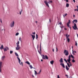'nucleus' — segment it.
Here are the masks:
<instances>
[{"mask_svg":"<svg viewBox=\"0 0 78 78\" xmlns=\"http://www.w3.org/2000/svg\"><path fill=\"white\" fill-rule=\"evenodd\" d=\"M77 21L76 20H74L73 21V23H74V26H73L72 27L73 29L75 30H76H76H78V28L77 27L76 24V23H74V22H75V23H77Z\"/></svg>","mask_w":78,"mask_h":78,"instance_id":"f257e3e1","label":"nucleus"},{"mask_svg":"<svg viewBox=\"0 0 78 78\" xmlns=\"http://www.w3.org/2000/svg\"><path fill=\"white\" fill-rule=\"evenodd\" d=\"M41 56L42 57V59H48V57L47 56V55H45V56L44 55H41Z\"/></svg>","mask_w":78,"mask_h":78,"instance_id":"f03ea898","label":"nucleus"},{"mask_svg":"<svg viewBox=\"0 0 78 78\" xmlns=\"http://www.w3.org/2000/svg\"><path fill=\"white\" fill-rule=\"evenodd\" d=\"M41 49H42V48L41 47V43L40 45V51H39V50H38V51L40 55H41V53H42V50H41Z\"/></svg>","mask_w":78,"mask_h":78,"instance_id":"7ed1b4c3","label":"nucleus"},{"mask_svg":"<svg viewBox=\"0 0 78 78\" xmlns=\"http://www.w3.org/2000/svg\"><path fill=\"white\" fill-rule=\"evenodd\" d=\"M64 53H65L66 56H68L69 55V52H68V51L66 50L64 51Z\"/></svg>","mask_w":78,"mask_h":78,"instance_id":"20e7f679","label":"nucleus"},{"mask_svg":"<svg viewBox=\"0 0 78 78\" xmlns=\"http://www.w3.org/2000/svg\"><path fill=\"white\" fill-rule=\"evenodd\" d=\"M14 21H13L10 24V27L11 28L13 27H14Z\"/></svg>","mask_w":78,"mask_h":78,"instance_id":"39448f33","label":"nucleus"},{"mask_svg":"<svg viewBox=\"0 0 78 78\" xmlns=\"http://www.w3.org/2000/svg\"><path fill=\"white\" fill-rule=\"evenodd\" d=\"M16 47H16V50H18L20 48V47H19V45H16Z\"/></svg>","mask_w":78,"mask_h":78,"instance_id":"423d86ee","label":"nucleus"},{"mask_svg":"<svg viewBox=\"0 0 78 78\" xmlns=\"http://www.w3.org/2000/svg\"><path fill=\"white\" fill-rule=\"evenodd\" d=\"M44 3L46 4V6H48V8H49V5H48V2H47V1H44Z\"/></svg>","mask_w":78,"mask_h":78,"instance_id":"0eeeda50","label":"nucleus"},{"mask_svg":"<svg viewBox=\"0 0 78 78\" xmlns=\"http://www.w3.org/2000/svg\"><path fill=\"white\" fill-rule=\"evenodd\" d=\"M60 65L63 68H65V65H64V64L61 63L60 64Z\"/></svg>","mask_w":78,"mask_h":78,"instance_id":"6e6552de","label":"nucleus"},{"mask_svg":"<svg viewBox=\"0 0 78 78\" xmlns=\"http://www.w3.org/2000/svg\"><path fill=\"white\" fill-rule=\"evenodd\" d=\"M17 58L18 59V61H19V62L20 63V65H21V63H20V62H21V60H20V58L18 57H17Z\"/></svg>","mask_w":78,"mask_h":78,"instance_id":"1a4fd4ad","label":"nucleus"},{"mask_svg":"<svg viewBox=\"0 0 78 78\" xmlns=\"http://www.w3.org/2000/svg\"><path fill=\"white\" fill-rule=\"evenodd\" d=\"M31 36H32V37L33 38V41H34V38H35V35L31 34Z\"/></svg>","mask_w":78,"mask_h":78,"instance_id":"9d476101","label":"nucleus"},{"mask_svg":"<svg viewBox=\"0 0 78 78\" xmlns=\"http://www.w3.org/2000/svg\"><path fill=\"white\" fill-rule=\"evenodd\" d=\"M60 63H62L63 62V59L62 58H61L60 59V60H59Z\"/></svg>","mask_w":78,"mask_h":78,"instance_id":"9b49d317","label":"nucleus"},{"mask_svg":"<svg viewBox=\"0 0 78 78\" xmlns=\"http://www.w3.org/2000/svg\"><path fill=\"white\" fill-rule=\"evenodd\" d=\"M4 48H3V44H2L1 47H0V50H3Z\"/></svg>","mask_w":78,"mask_h":78,"instance_id":"f8f14e48","label":"nucleus"},{"mask_svg":"<svg viewBox=\"0 0 78 78\" xmlns=\"http://www.w3.org/2000/svg\"><path fill=\"white\" fill-rule=\"evenodd\" d=\"M66 69L67 70H69V68H68L67 65L66 66Z\"/></svg>","mask_w":78,"mask_h":78,"instance_id":"ddd939ff","label":"nucleus"},{"mask_svg":"<svg viewBox=\"0 0 78 78\" xmlns=\"http://www.w3.org/2000/svg\"><path fill=\"white\" fill-rule=\"evenodd\" d=\"M5 58V56H2V60H4V59Z\"/></svg>","mask_w":78,"mask_h":78,"instance_id":"4468645a","label":"nucleus"},{"mask_svg":"<svg viewBox=\"0 0 78 78\" xmlns=\"http://www.w3.org/2000/svg\"><path fill=\"white\" fill-rule=\"evenodd\" d=\"M66 6L67 8H68L69 6V4L67 3L66 4Z\"/></svg>","mask_w":78,"mask_h":78,"instance_id":"2eb2a0df","label":"nucleus"},{"mask_svg":"<svg viewBox=\"0 0 78 78\" xmlns=\"http://www.w3.org/2000/svg\"><path fill=\"white\" fill-rule=\"evenodd\" d=\"M26 63L28 65H30V62H28V61H27L26 62Z\"/></svg>","mask_w":78,"mask_h":78,"instance_id":"dca6fc26","label":"nucleus"},{"mask_svg":"<svg viewBox=\"0 0 78 78\" xmlns=\"http://www.w3.org/2000/svg\"><path fill=\"white\" fill-rule=\"evenodd\" d=\"M50 62L51 64H53L54 61H53V60L51 61H50Z\"/></svg>","mask_w":78,"mask_h":78,"instance_id":"f3484780","label":"nucleus"},{"mask_svg":"<svg viewBox=\"0 0 78 78\" xmlns=\"http://www.w3.org/2000/svg\"><path fill=\"white\" fill-rule=\"evenodd\" d=\"M70 23V20H69V22L67 23V25H69Z\"/></svg>","mask_w":78,"mask_h":78,"instance_id":"a211bd4d","label":"nucleus"},{"mask_svg":"<svg viewBox=\"0 0 78 78\" xmlns=\"http://www.w3.org/2000/svg\"><path fill=\"white\" fill-rule=\"evenodd\" d=\"M15 55L16 56H19V55H18V54L16 52H15Z\"/></svg>","mask_w":78,"mask_h":78,"instance_id":"6ab92c4d","label":"nucleus"},{"mask_svg":"<svg viewBox=\"0 0 78 78\" xmlns=\"http://www.w3.org/2000/svg\"><path fill=\"white\" fill-rule=\"evenodd\" d=\"M67 64L68 67H69V68L70 67V65L69 64V63H67Z\"/></svg>","mask_w":78,"mask_h":78,"instance_id":"aec40b11","label":"nucleus"},{"mask_svg":"<svg viewBox=\"0 0 78 78\" xmlns=\"http://www.w3.org/2000/svg\"><path fill=\"white\" fill-rule=\"evenodd\" d=\"M3 49H4V51H7V49H6V48H4Z\"/></svg>","mask_w":78,"mask_h":78,"instance_id":"412c9836","label":"nucleus"},{"mask_svg":"<svg viewBox=\"0 0 78 78\" xmlns=\"http://www.w3.org/2000/svg\"><path fill=\"white\" fill-rule=\"evenodd\" d=\"M34 72H35V75L36 76L37 74V72H36V70H34Z\"/></svg>","mask_w":78,"mask_h":78,"instance_id":"4be33fe9","label":"nucleus"},{"mask_svg":"<svg viewBox=\"0 0 78 78\" xmlns=\"http://www.w3.org/2000/svg\"><path fill=\"white\" fill-rule=\"evenodd\" d=\"M7 50H9V48H8V47L7 46H5V47Z\"/></svg>","mask_w":78,"mask_h":78,"instance_id":"5701e85b","label":"nucleus"},{"mask_svg":"<svg viewBox=\"0 0 78 78\" xmlns=\"http://www.w3.org/2000/svg\"><path fill=\"white\" fill-rule=\"evenodd\" d=\"M71 57V58H73V59L74 58V57L73 56V55H72V54H71L70 55Z\"/></svg>","mask_w":78,"mask_h":78,"instance_id":"b1692460","label":"nucleus"},{"mask_svg":"<svg viewBox=\"0 0 78 78\" xmlns=\"http://www.w3.org/2000/svg\"><path fill=\"white\" fill-rule=\"evenodd\" d=\"M70 61H71V59H68L67 60V61H68V62H70Z\"/></svg>","mask_w":78,"mask_h":78,"instance_id":"393cba45","label":"nucleus"},{"mask_svg":"<svg viewBox=\"0 0 78 78\" xmlns=\"http://www.w3.org/2000/svg\"><path fill=\"white\" fill-rule=\"evenodd\" d=\"M60 28H61V29H62V28H64V26H61V25H60L59 26Z\"/></svg>","mask_w":78,"mask_h":78,"instance_id":"a878e982","label":"nucleus"},{"mask_svg":"<svg viewBox=\"0 0 78 78\" xmlns=\"http://www.w3.org/2000/svg\"><path fill=\"white\" fill-rule=\"evenodd\" d=\"M60 28H61V29H62V28H64V26H61V25H60L59 26Z\"/></svg>","mask_w":78,"mask_h":78,"instance_id":"bb28decb","label":"nucleus"},{"mask_svg":"<svg viewBox=\"0 0 78 78\" xmlns=\"http://www.w3.org/2000/svg\"><path fill=\"white\" fill-rule=\"evenodd\" d=\"M23 11V10H22V9H21V11L20 12V15H21V14L22 13V11Z\"/></svg>","mask_w":78,"mask_h":78,"instance_id":"cd10ccee","label":"nucleus"},{"mask_svg":"<svg viewBox=\"0 0 78 78\" xmlns=\"http://www.w3.org/2000/svg\"><path fill=\"white\" fill-rule=\"evenodd\" d=\"M13 53V51H10V54H12Z\"/></svg>","mask_w":78,"mask_h":78,"instance_id":"c85d7f7f","label":"nucleus"},{"mask_svg":"<svg viewBox=\"0 0 78 78\" xmlns=\"http://www.w3.org/2000/svg\"><path fill=\"white\" fill-rule=\"evenodd\" d=\"M0 66H2V62H0Z\"/></svg>","mask_w":78,"mask_h":78,"instance_id":"c756f323","label":"nucleus"},{"mask_svg":"<svg viewBox=\"0 0 78 78\" xmlns=\"http://www.w3.org/2000/svg\"><path fill=\"white\" fill-rule=\"evenodd\" d=\"M29 66L30 67V68L31 69H33V67L32 66V65H30Z\"/></svg>","mask_w":78,"mask_h":78,"instance_id":"7c9ffc66","label":"nucleus"},{"mask_svg":"<svg viewBox=\"0 0 78 78\" xmlns=\"http://www.w3.org/2000/svg\"><path fill=\"white\" fill-rule=\"evenodd\" d=\"M72 62H75V60H74L73 58V60H72Z\"/></svg>","mask_w":78,"mask_h":78,"instance_id":"2f4dec72","label":"nucleus"},{"mask_svg":"<svg viewBox=\"0 0 78 78\" xmlns=\"http://www.w3.org/2000/svg\"><path fill=\"white\" fill-rule=\"evenodd\" d=\"M58 25H62V22H60V23H59Z\"/></svg>","mask_w":78,"mask_h":78,"instance_id":"473e14b6","label":"nucleus"},{"mask_svg":"<svg viewBox=\"0 0 78 78\" xmlns=\"http://www.w3.org/2000/svg\"><path fill=\"white\" fill-rule=\"evenodd\" d=\"M67 41L68 42H70V39L68 38L67 39Z\"/></svg>","mask_w":78,"mask_h":78,"instance_id":"72a5a7b5","label":"nucleus"},{"mask_svg":"<svg viewBox=\"0 0 78 78\" xmlns=\"http://www.w3.org/2000/svg\"><path fill=\"white\" fill-rule=\"evenodd\" d=\"M19 34V33H17L16 34V36H18Z\"/></svg>","mask_w":78,"mask_h":78,"instance_id":"f704fd0d","label":"nucleus"},{"mask_svg":"<svg viewBox=\"0 0 78 78\" xmlns=\"http://www.w3.org/2000/svg\"><path fill=\"white\" fill-rule=\"evenodd\" d=\"M38 38V35L36 34V39H37Z\"/></svg>","mask_w":78,"mask_h":78,"instance_id":"c9c22d12","label":"nucleus"},{"mask_svg":"<svg viewBox=\"0 0 78 78\" xmlns=\"http://www.w3.org/2000/svg\"><path fill=\"white\" fill-rule=\"evenodd\" d=\"M19 41H18L17 43H16V45H19Z\"/></svg>","mask_w":78,"mask_h":78,"instance_id":"e433bc0d","label":"nucleus"},{"mask_svg":"<svg viewBox=\"0 0 78 78\" xmlns=\"http://www.w3.org/2000/svg\"><path fill=\"white\" fill-rule=\"evenodd\" d=\"M72 53L73 55H75V53H74V51H73V50H72Z\"/></svg>","mask_w":78,"mask_h":78,"instance_id":"4c0bfd02","label":"nucleus"},{"mask_svg":"<svg viewBox=\"0 0 78 78\" xmlns=\"http://www.w3.org/2000/svg\"><path fill=\"white\" fill-rule=\"evenodd\" d=\"M75 43H76L75 45L77 47V46H77V42H76V41H75Z\"/></svg>","mask_w":78,"mask_h":78,"instance_id":"58836bf2","label":"nucleus"},{"mask_svg":"<svg viewBox=\"0 0 78 78\" xmlns=\"http://www.w3.org/2000/svg\"><path fill=\"white\" fill-rule=\"evenodd\" d=\"M69 59H70V55H69Z\"/></svg>","mask_w":78,"mask_h":78,"instance_id":"ea45409f","label":"nucleus"},{"mask_svg":"<svg viewBox=\"0 0 78 78\" xmlns=\"http://www.w3.org/2000/svg\"><path fill=\"white\" fill-rule=\"evenodd\" d=\"M21 64L22 66H23V62H21Z\"/></svg>","mask_w":78,"mask_h":78,"instance_id":"a19ab883","label":"nucleus"},{"mask_svg":"<svg viewBox=\"0 0 78 78\" xmlns=\"http://www.w3.org/2000/svg\"><path fill=\"white\" fill-rule=\"evenodd\" d=\"M32 34H34H34H35V32H33L32 33Z\"/></svg>","mask_w":78,"mask_h":78,"instance_id":"79ce46f5","label":"nucleus"},{"mask_svg":"<svg viewBox=\"0 0 78 78\" xmlns=\"http://www.w3.org/2000/svg\"><path fill=\"white\" fill-rule=\"evenodd\" d=\"M74 11H77L78 12V9H75Z\"/></svg>","mask_w":78,"mask_h":78,"instance_id":"37998d69","label":"nucleus"},{"mask_svg":"<svg viewBox=\"0 0 78 78\" xmlns=\"http://www.w3.org/2000/svg\"><path fill=\"white\" fill-rule=\"evenodd\" d=\"M57 76H57V77H58V78H60V77H59V75H58Z\"/></svg>","mask_w":78,"mask_h":78,"instance_id":"c03bdc74","label":"nucleus"},{"mask_svg":"<svg viewBox=\"0 0 78 78\" xmlns=\"http://www.w3.org/2000/svg\"><path fill=\"white\" fill-rule=\"evenodd\" d=\"M19 41H21V38L20 37L19 38Z\"/></svg>","mask_w":78,"mask_h":78,"instance_id":"a18cd8bd","label":"nucleus"},{"mask_svg":"<svg viewBox=\"0 0 78 78\" xmlns=\"http://www.w3.org/2000/svg\"><path fill=\"white\" fill-rule=\"evenodd\" d=\"M49 2H50V3H52V1H49Z\"/></svg>","mask_w":78,"mask_h":78,"instance_id":"49530a36","label":"nucleus"},{"mask_svg":"<svg viewBox=\"0 0 78 78\" xmlns=\"http://www.w3.org/2000/svg\"><path fill=\"white\" fill-rule=\"evenodd\" d=\"M66 1L67 3L69 2V1L68 0H66Z\"/></svg>","mask_w":78,"mask_h":78,"instance_id":"de8ad7c7","label":"nucleus"},{"mask_svg":"<svg viewBox=\"0 0 78 78\" xmlns=\"http://www.w3.org/2000/svg\"><path fill=\"white\" fill-rule=\"evenodd\" d=\"M66 36V38L67 39H69V37H68V36Z\"/></svg>","mask_w":78,"mask_h":78,"instance_id":"09e8293b","label":"nucleus"},{"mask_svg":"<svg viewBox=\"0 0 78 78\" xmlns=\"http://www.w3.org/2000/svg\"><path fill=\"white\" fill-rule=\"evenodd\" d=\"M65 76H67V77H69V76L67 75H66Z\"/></svg>","mask_w":78,"mask_h":78,"instance_id":"8fccbe9b","label":"nucleus"},{"mask_svg":"<svg viewBox=\"0 0 78 78\" xmlns=\"http://www.w3.org/2000/svg\"><path fill=\"white\" fill-rule=\"evenodd\" d=\"M41 69L40 70L39 72L40 73H41Z\"/></svg>","mask_w":78,"mask_h":78,"instance_id":"3c124183","label":"nucleus"},{"mask_svg":"<svg viewBox=\"0 0 78 78\" xmlns=\"http://www.w3.org/2000/svg\"><path fill=\"white\" fill-rule=\"evenodd\" d=\"M54 49H52V51L53 52H54Z\"/></svg>","mask_w":78,"mask_h":78,"instance_id":"603ef678","label":"nucleus"},{"mask_svg":"<svg viewBox=\"0 0 78 78\" xmlns=\"http://www.w3.org/2000/svg\"><path fill=\"white\" fill-rule=\"evenodd\" d=\"M67 14L66 13L65 14V16H67Z\"/></svg>","mask_w":78,"mask_h":78,"instance_id":"864d4df0","label":"nucleus"},{"mask_svg":"<svg viewBox=\"0 0 78 78\" xmlns=\"http://www.w3.org/2000/svg\"><path fill=\"white\" fill-rule=\"evenodd\" d=\"M75 17V15H73V17Z\"/></svg>","mask_w":78,"mask_h":78,"instance_id":"5fc2aeb1","label":"nucleus"},{"mask_svg":"<svg viewBox=\"0 0 78 78\" xmlns=\"http://www.w3.org/2000/svg\"><path fill=\"white\" fill-rule=\"evenodd\" d=\"M73 2H74V3H75V0H73Z\"/></svg>","mask_w":78,"mask_h":78,"instance_id":"6e6d98bb","label":"nucleus"},{"mask_svg":"<svg viewBox=\"0 0 78 78\" xmlns=\"http://www.w3.org/2000/svg\"><path fill=\"white\" fill-rule=\"evenodd\" d=\"M0 20H1V23H2V19H0Z\"/></svg>","mask_w":78,"mask_h":78,"instance_id":"4d7b16f0","label":"nucleus"},{"mask_svg":"<svg viewBox=\"0 0 78 78\" xmlns=\"http://www.w3.org/2000/svg\"><path fill=\"white\" fill-rule=\"evenodd\" d=\"M56 51H58V48H56Z\"/></svg>","mask_w":78,"mask_h":78,"instance_id":"13d9d810","label":"nucleus"},{"mask_svg":"<svg viewBox=\"0 0 78 78\" xmlns=\"http://www.w3.org/2000/svg\"><path fill=\"white\" fill-rule=\"evenodd\" d=\"M67 26H68V27H70V26H69V25H67Z\"/></svg>","mask_w":78,"mask_h":78,"instance_id":"bf43d9fd","label":"nucleus"},{"mask_svg":"<svg viewBox=\"0 0 78 78\" xmlns=\"http://www.w3.org/2000/svg\"><path fill=\"white\" fill-rule=\"evenodd\" d=\"M64 60L65 61H67L66 60V59H65V58H64Z\"/></svg>","mask_w":78,"mask_h":78,"instance_id":"052dcab7","label":"nucleus"},{"mask_svg":"<svg viewBox=\"0 0 78 78\" xmlns=\"http://www.w3.org/2000/svg\"><path fill=\"white\" fill-rule=\"evenodd\" d=\"M0 69H2V66H0Z\"/></svg>","mask_w":78,"mask_h":78,"instance_id":"680f3d73","label":"nucleus"},{"mask_svg":"<svg viewBox=\"0 0 78 78\" xmlns=\"http://www.w3.org/2000/svg\"><path fill=\"white\" fill-rule=\"evenodd\" d=\"M68 35V34H66V36H67Z\"/></svg>","mask_w":78,"mask_h":78,"instance_id":"e2e57ef3","label":"nucleus"},{"mask_svg":"<svg viewBox=\"0 0 78 78\" xmlns=\"http://www.w3.org/2000/svg\"><path fill=\"white\" fill-rule=\"evenodd\" d=\"M69 62V64H71V62Z\"/></svg>","mask_w":78,"mask_h":78,"instance_id":"0e129e2a","label":"nucleus"},{"mask_svg":"<svg viewBox=\"0 0 78 78\" xmlns=\"http://www.w3.org/2000/svg\"><path fill=\"white\" fill-rule=\"evenodd\" d=\"M2 69H0V72L1 73L2 72V71H1V70Z\"/></svg>","mask_w":78,"mask_h":78,"instance_id":"69168bd1","label":"nucleus"},{"mask_svg":"<svg viewBox=\"0 0 78 78\" xmlns=\"http://www.w3.org/2000/svg\"><path fill=\"white\" fill-rule=\"evenodd\" d=\"M61 26H62V27H64V25H63V24H62V25H61Z\"/></svg>","mask_w":78,"mask_h":78,"instance_id":"338daca9","label":"nucleus"},{"mask_svg":"<svg viewBox=\"0 0 78 78\" xmlns=\"http://www.w3.org/2000/svg\"><path fill=\"white\" fill-rule=\"evenodd\" d=\"M74 53H76V51H75Z\"/></svg>","mask_w":78,"mask_h":78,"instance_id":"774afa93","label":"nucleus"}]
</instances>
